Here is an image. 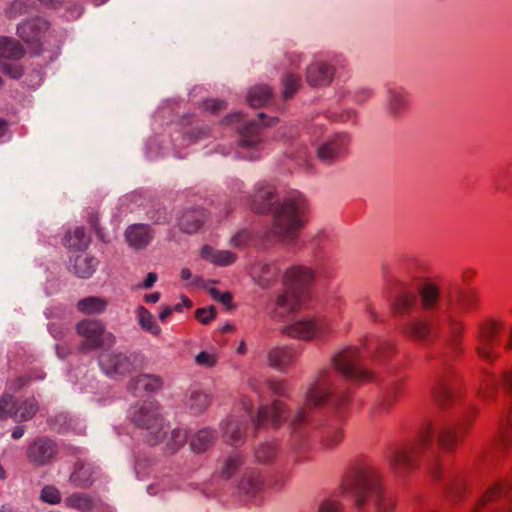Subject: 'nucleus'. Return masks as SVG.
I'll list each match as a JSON object with an SVG mask.
<instances>
[{"label": "nucleus", "instance_id": "4", "mask_svg": "<svg viewBox=\"0 0 512 512\" xmlns=\"http://www.w3.org/2000/svg\"><path fill=\"white\" fill-rule=\"evenodd\" d=\"M433 438L434 427L431 423H428L419 432L414 442L391 450L389 456L390 468L397 474L415 469L420 455L432 445Z\"/></svg>", "mask_w": 512, "mask_h": 512}, {"label": "nucleus", "instance_id": "38", "mask_svg": "<svg viewBox=\"0 0 512 512\" xmlns=\"http://www.w3.org/2000/svg\"><path fill=\"white\" fill-rule=\"evenodd\" d=\"M420 298L425 309H433L439 300V288L431 282H425L420 287Z\"/></svg>", "mask_w": 512, "mask_h": 512}, {"label": "nucleus", "instance_id": "44", "mask_svg": "<svg viewBox=\"0 0 512 512\" xmlns=\"http://www.w3.org/2000/svg\"><path fill=\"white\" fill-rule=\"evenodd\" d=\"M480 303V295L476 289H467L461 292L458 306L462 311H471L476 309Z\"/></svg>", "mask_w": 512, "mask_h": 512}, {"label": "nucleus", "instance_id": "34", "mask_svg": "<svg viewBox=\"0 0 512 512\" xmlns=\"http://www.w3.org/2000/svg\"><path fill=\"white\" fill-rule=\"evenodd\" d=\"M201 256L204 259L210 260L212 263L226 266L235 262L236 255L230 251H215L210 246H204L201 250Z\"/></svg>", "mask_w": 512, "mask_h": 512}, {"label": "nucleus", "instance_id": "42", "mask_svg": "<svg viewBox=\"0 0 512 512\" xmlns=\"http://www.w3.org/2000/svg\"><path fill=\"white\" fill-rule=\"evenodd\" d=\"M67 507L79 510L81 512L91 511L93 508L92 498L85 493H73L65 499Z\"/></svg>", "mask_w": 512, "mask_h": 512}, {"label": "nucleus", "instance_id": "19", "mask_svg": "<svg viewBox=\"0 0 512 512\" xmlns=\"http://www.w3.org/2000/svg\"><path fill=\"white\" fill-rule=\"evenodd\" d=\"M403 335L419 343H430L436 339L438 333L427 320H413L403 328Z\"/></svg>", "mask_w": 512, "mask_h": 512}, {"label": "nucleus", "instance_id": "41", "mask_svg": "<svg viewBox=\"0 0 512 512\" xmlns=\"http://www.w3.org/2000/svg\"><path fill=\"white\" fill-rule=\"evenodd\" d=\"M137 317L139 321V325L141 328L155 336H159L161 334V328L155 322L153 315L151 312L146 309L144 306H139L137 308Z\"/></svg>", "mask_w": 512, "mask_h": 512}, {"label": "nucleus", "instance_id": "61", "mask_svg": "<svg viewBox=\"0 0 512 512\" xmlns=\"http://www.w3.org/2000/svg\"><path fill=\"white\" fill-rule=\"evenodd\" d=\"M406 105V100L401 94H396L392 97L390 108L393 113H399Z\"/></svg>", "mask_w": 512, "mask_h": 512}, {"label": "nucleus", "instance_id": "26", "mask_svg": "<svg viewBox=\"0 0 512 512\" xmlns=\"http://www.w3.org/2000/svg\"><path fill=\"white\" fill-rule=\"evenodd\" d=\"M92 468L83 460L78 459L73 466L69 481L78 488H88L93 483Z\"/></svg>", "mask_w": 512, "mask_h": 512}, {"label": "nucleus", "instance_id": "55", "mask_svg": "<svg viewBox=\"0 0 512 512\" xmlns=\"http://www.w3.org/2000/svg\"><path fill=\"white\" fill-rule=\"evenodd\" d=\"M202 107L204 110L209 111L211 113H217L226 108V104L222 100L218 99H208L202 103Z\"/></svg>", "mask_w": 512, "mask_h": 512}, {"label": "nucleus", "instance_id": "32", "mask_svg": "<svg viewBox=\"0 0 512 512\" xmlns=\"http://www.w3.org/2000/svg\"><path fill=\"white\" fill-rule=\"evenodd\" d=\"M162 379L155 375L143 374L134 379L129 383V389L136 390L142 388L147 392H155L162 388Z\"/></svg>", "mask_w": 512, "mask_h": 512}, {"label": "nucleus", "instance_id": "29", "mask_svg": "<svg viewBox=\"0 0 512 512\" xmlns=\"http://www.w3.org/2000/svg\"><path fill=\"white\" fill-rule=\"evenodd\" d=\"M269 364L279 370H284L297 359V354L290 348H274L268 355Z\"/></svg>", "mask_w": 512, "mask_h": 512}, {"label": "nucleus", "instance_id": "62", "mask_svg": "<svg viewBox=\"0 0 512 512\" xmlns=\"http://www.w3.org/2000/svg\"><path fill=\"white\" fill-rule=\"evenodd\" d=\"M309 421V415L305 409L298 412L296 418L292 422L293 430L296 431L302 424H306Z\"/></svg>", "mask_w": 512, "mask_h": 512}, {"label": "nucleus", "instance_id": "9", "mask_svg": "<svg viewBox=\"0 0 512 512\" xmlns=\"http://www.w3.org/2000/svg\"><path fill=\"white\" fill-rule=\"evenodd\" d=\"M334 366L345 378L359 383H367L375 379L373 372L360 365V354L356 348H348L334 357Z\"/></svg>", "mask_w": 512, "mask_h": 512}, {"label": "nucleus", "instance_id": "8", "mask_svg": "<svg viewBox=\"0 0 512 512\" xmlns=\"http://www.w3.org/2000/svg\"><path fill=\"white\" fill-rule=\"evenodd\" d=\"M17 35L32 54L40 55L44 52V45L50 35V23L41 17L26 19L17 26Z\"/></svg>", "mask_w": 512, "mask_h": 512}, {"label": "nucleus", "instance_id": "63", "mask_svg": "<svg viewBox=\"0 0 512 512\" xmlns=\"http://www.w3.org/2000/svg\"><path fill=\"white\" fill-rule=\"evenodd\" d=\"M30 381L31 378L28 376H18L10 382L9 388L11 390L18 391Z\"/></svg>", "mask_w": 512, "mask_h": 512}, {"label": "nucleus", "instance_id": "16", "mask_svg": "<svg viewBox=\"0 0 512 512\" xmlns=\"http://www.w3.org/2000/svg\"><path fill=\"white\" fill-rule=\"evenodd\" d=\"M330 328L322 320H301L287 326L285 333L289 337L301 340L320 339L324 337Z\"/></svg>", "mask_w": 512, "mask_h": 512}, {"label": "nucleus", "instance_id": "14", "mask_svg": "<svg viewBox=\"0 0 512 512\" xmlns=\"http://www.w3.org/2000/svg\"><path fill=\"white\" fill-rule=\"evenodd\" d=\"M432 397L442 409L452 407L458 398L455 388V376L452 371L438 375L432 387Z\"/></svg>", "mask_w": 512, "mask_h": 512}, {"label": "nucleus", "instance_id": "57", "mask_svg": "<svg viewBox=\"0 0 512 512\" xmlns=\"http://www.w3.org/2000/svg\"><path fill=\"white\" fill-rule=\"evenodd\" d=\"M210 293H211V295L213 296L214 299L218 300L219 302H221L222 304L227 306L229 309L232 308V306H231V303H232V295H231V293H229V292L220 293L215 288H212L210 290Z\"/></svg>", "mask_w": 512, "mask_h": 512}, {"label": "nucleus", "instance_id": "12", "mask_svg": "<svg viewBox=\"0 0 512 512\" xmlns=\"http://www.w3.org/2000/svg\"><path fill=\"white\" fill-rule=\"evenodd\" d=\"M499 386L512 397V366L504 368L498 377L491 371H484L479 384L478 397L484 401L494 399Z\"/></svg>", "mask_w": 512, "mask_h": 512}, {"label": "nucleus", "instance_id": "17", "mask_svg": "<svg viewBox=\"0 0 512 512\" xmlns=\"http://www.w3.org/2000/svg\"><path fill=\"white\" fill-rule=\"evenodd\" d=\"M99 364L110 377L125 376L134 369L131 358L121 353H102L99 356Z\"/></svg>", "mask_w": 512, "mask_h": 512}, {"label": "nucleus", "instance_id": "51", "mask_svg": "<svg viewBox=\"0 0 512 512\" xmlns=\"http://www.w3.org/2000/svg\"><path fill=\"white\" fill-rule=\"evenodd\" d=\"M276 453L277 447L274 444H264L257 449L256 458L259 462L267 463L274 459Z\"/></svg>", "mask_w": 512, "mask_h": 512}, {"label": "nucleus", "instance_id": "50", "mask_svg": "<svg viewBox=\"0 0 512 512\" xmlns=\"http://www.w3.org/2000/svg\"><path fill=\"white\" fill-rule=\"evenodd\" d=\"M40 498L43 502L51 505H56L61 502L60 491L52 485H47L42 488Z\"/></svg>", "mask_w": 512, "mask_h": 512}, {"label": "nucleus", "instance_id": "31", "mask_svg": "<svg viewBox=\"0 0 512 512\" xmlns=\"http://www.w3.org/2000/svg\"><path fill=\"white\" fill-rule=\"evenodd\" d=\"M262 128L254 122L247 123L239 131V144L242 147H253L261 141Z\"/></svg>", "mask_w": 512, "mask_h": 512}, {"label": "nucleus", "instance_id": "25", "mask_svg": "<svg viewBox=\"0 0 512 512\" xmlns=\"http://www.w3.org/2000/svg\"><path fill=\"white\" fill-rule=\"evenodd\" d=\"M25 55V49L19 40L0 36V59L18 61Z\"/></svg>", "mask_w": 512, "mask_h": 512}, {"label": "nucleus", "instance_id": "22", "mask_svg": "<svg viewBox=\"0 0 512 512\" xmlns=\"http://www.w3.org/2000/svg\"><path fill=\"white\" fill-rule=\"evenodd\" d=\"M334 77V68L322 62L311 64L307 68L306 80L312 87L327 86Z\"/></svg>", "mask_w": 512, "mask_h": 512}, {"label": "nucleus", "instance_id": "35", "mask_svg": "<svg viewBox=\"0 0 512 512\" xmlns=\"http://www.w3.org/2000/svg\"><path fill=\"white\" fill-rule=\"evenodd\" d=\"M271 97L272 92L270 87L259 85L250 89L247 101L251 107L259 108L265 106L270 101Z\"/></svg>", "mask_w": 512, "mask_h": 512}, {"label": "nucleus", "instance_id": "54", "mask_svg": "<svg viewBox=\"0 0 512 512\" xmlns=\"http://www.w3.org/2000/svg\"><path fill=\"white\" fill-rule=\"evenodd\" d=\"M266 385L274 395L285 396L287 394L288 386L284 381L267 380Z\"/></svg>", "mask_w": 512, "mask_h": 512}, {"label": "nucleus", "instance_id": "13", "mask_svg": "<svg viewBox=\"0 0 512 512\" xmlns=\"http://www.w3.org/2000/svg\"><path fill=\"white\" fill-rule=\"evenodd\" d=\"M131 419L138 427L152 430L156 435L155 441L150 440L152 445L156 444L158 439L162 437V418L160 417L159 405L157 403H144L132 413Z\"/></svg>", "mask_w": 512, "mask_h": 512}, {"label": "nucleus", "instance_id": "3", "mask_svg": "<svg viewBox=\"0 0 512 512\" xmlns=\"http://www.w3.org/2000/svg\"><path fill=\"white\" fill-rule=\"evenodd\" d=\"M308 205L302 197L285 199L274 210V230L282 239H294L307 222Z\"/></svg>", "mask_w": 512, "mask_h": 512}, {"label": "nucleus", "instance_id": "20", "mask_svg": "<svg viewBox=\"0 0 512 512\" xmlns=\"http://www.w3.org/2000/svg\"><path fill=\"white\" fill-rule=\"evenodd\" d=\"M494 444L502 451L512 449V403L499 419L498 432L494 438Z\"/></svg>", "mask_w": 512, "mask_h": 512}, {"label": "nucleus", "instance_id": "47", "mask_svg": "<svg viewBox=\"0 0 512 512\" xmlns=\"http://www.w3.org/2000/svg\"><path fill=\"white\" fill-rule=\"evenodd\" d=\"M28 3L25 0H14L5 8V15L14 19L28 13Z\"/></svg>", "mask_w": 512, "mask_h": 512}, {"label": "nucleus", "instance_id": "21", "mask_svg": "<svg viewBox=\"0 0 512 512\" xmlns=\"http://www.w3.org/2000/svg\"><path fill=\"white\" fill-rule=\"evenodd\" d=\"M153 238V231L147 224H132L125 230V239L129 246L140 250L148 246Z\"/></svg>", "mask_w": 512, "mask_h": 512}, {"label": "nucleus", "instance_id": "36", "mask_svg": "<svg viewBox=\"0 0 512 512\" xmlns=\"http://www.w3.org/2000/svg\"><path fill=\"white\" fill-rule=\"evenodd\" d=\"M97 260L88 255H78L74 260V273L80 278H89L95 271Z\"/></svg>", "mask_w": 512, "mask_h": 512}, {"label": "nucleus", "instance_id": "43", "mask_svg": "<svg viewBox=\"0 0 512 512\" xmlns=\"http://www.w3.org/2000/svg\"><path fill=\"white\" fill-rule=\"evenodd\" d=\"M213 440V432L209 429H202L194 435L191 441V448L197 453L204 452L210 447Z\"/></svg>", "mask_w": 512, "mask_h": 512}, {"label": "nucleus", "instance_id": "45", "mask_svg": "<svg viewBox=\"0 0 512 512\" xmlns=\"http://www.w3.org/2000/svg\"><path fill=\"white\" fill-rule=\"evenodd\" d=\"M8 418H17L16 400L10 394L0 397V421Z\"/></svg>", "mask_w": 512, "mask_h": 512}, {"label": "nucleus", "instance_id": "11", "mask_svg": "<svg viewBox=\"0 0 512 512\" xmlns=\"http://www.w3.org/2000/svg\"><path fill=\"white\" fill-rule=\"evenodd\" d=\"M505 501H512V477L504 476L494 480L475 502L469 512H484L490 504Z\"/></svg>", "mask_w": 512, "mask_h": 512}, {"label": "nucleus", "instance_id": "56", "mask_svg": "<svg viewBox=\"0 0 512 512\" xmlns=\"http://www.w3.org/2000/svg\"><path fill=\"white\" fill-rule=\"evenodd\" d=\"M226 434L230 433V443L232 445H236L240 440L242 439L243 432L241 428L237 425H234L232 423L228 424L225 430Z\"/></svg>", "mask_w": 512, "mask_h": 512}, {"label": "nucleus", "instance_id": "23", "mask_svg": "<svg viewBox=\"0 0 512 512\" xmlns=\"http://www.w3.org/2000/svg\"><path fill=\"white\" fill-rule=\"evenodd\" d=\"M471 493V485L467 477L458 474L453 477L446 488V498L454 505L462 504Z\"/></svg>", "mask_w": 512, "mask_h": 512}, {"label": "nucleus", "instance_id": "30", "mask_svg": "<svg viewBox=\"0 0 512 512\" xmlns=\"http://www.w3.org/2000/svg\"><path fill=\"white\" fill-rule=\"evenodd\" d=\"M89 243L90 237L86 234L83 227H76L68 231L64 236V245L75 251L86 249Z\"/></svg>", "mask_w": 512, "mask_h": 512}, {"label": "nucleus", "instance_id": "33", "mask_svg": "<svg viewBox=\"0 0 512 512\" xmlns=\"http://www.w3.org/2000/svg\"><path fill=\"white\" fill-rule=\"evenodd\" d=\"M107 300L101 297H86L77 302V309L82 314H100L107 307Z\"/></svg>", "mask_w": 512, "mask_h": 512}, {"label": "nucleus", "instance_id": "58", "mask_svg": "<svg viewBox=\"0 0 512 512\" xmlns=\"http://www.w3.org/2000/svg\"><path fill=\"white\" fill-rule=\"evenodd\" d=\"M319 512H343L342 505L333 499H327L322 503Z\"/></svg>", "mask_w": 512, "mask_h": 512}, {"label": "nucleus", "instance_id": "7", "mask_svg": "<svg viewBox=\"0 0 512 512\" xmlns=\"http://www.w3.org/2000/svg\"><path fill=\"white\" fill-rule=\"evenodd\" d=\"M76 332L82 338L78 347L81 353L97 350L104 346L110 347L115 343L114 335L106 331L104 324L99 320H81L76 325Z\"/></svg>", "mask_w": 512, "mask_h": 512}, {"label": "nucleus", "instance_id": "18", "mask_svg": "<svg viewBox=\"0 0 512 512\" xmlns=\"http://www.w3.org/2000/svg\"><path fill=\"white\" fill-rule=\"evenodd\" d=\"M287 408L284 402L276 400L270 407H261L255 421L256 429L271 425L278 428L287 419Z\"/></svg>", "mask_w": 512, "mask_h": 512}, {"label": "nucleus", "instance_id": "52", "mask_svg": "<svg viewBox=\"0 0 512 512\" xmlns=\"http://www.w3.org/2000/svg\"><path fill=\"white\" fill-rule=\"evenodd\" d=\"M343 440V432L341 427L337 426L331 431H326L323 437V443L326 447L332 448Z\"/></svg>", "mask_w": 512, "mask_h": 512}, {"label": "nucleus", "instance_id": "49", "mask_svg": "<svg viewBox=\"0 0 512 512\" xmlns=\"http://www.w3.org/2000/svg\"><path fill=\"white\" fill-rule=\"evenodd\" d=\"M243 464V459L241 455L235 454L230 456L222 468L221 475L225 479H229L231 476L235 474L237 469Z\"/></svg>", "mask_w": 512, "mask_h": 512}, {"label": "nucleus", "instance_id": "48", "mask_svg": "<svg viewBox=\"0 0 512 512\" xmlns=\"http://www.w3.org/2000/svg\"><path fill=\"white\" fill-rule=\"evenodd\" d=\"M0 71L12 79H20L23 76L24 69L21 64L11 63L0 59Z\"/></svg>", "mask_w": 512, "mask_h": 512}, {"label": "nucleus", "instance_id": "40", "mask_svg": "<svg viewBox=\"0 0 512 512\" xmlns=\"http://www.w3.org/2000/svg\"><path fill=\"white\" fill-rule=\"evenodd\" d=\"M465 332V325L461 321L452 320L449 324L448 346L455 353L461 351V342Z\"/></svg>", "mask_w": 512, "mask_h": 512}, {"label": "nucleus", "instance_id": "6", "mask_svg": "<svg viewBox=\"0 0 512 512\" xmlns=\"http://www.w3.org/2000/svg\"><path fill=\"white\" fill-rule=\"evenodd\" d=\"M478 408L472 405L456 423H446L438 430V444L446 452L454 451L468 435Z\"/></svg>", "mask_w": 512, "mask_h": 512}, {"label": "nucleus", "instance_id": "27", "mask_svg": "<svg viewBox=\"0 0 512 512\" xmlns=\"http://www.w3.org/2000/svg\"><path fill=\"white\" fill-rule=\"evenodd\" d=\"M275 198V191L270 186L258 188L252 196L251 209L256 213H266L271 210L272 201Z\"/></svg>", "mask_w": 512, "mask_h": 512}, {"label": "nucleus", "instance_id": "5", "mask_svg": "<svg viewBox=\"0 0 512 512\" xmlns=\"http://www.w3.org/2000/svg\"><path fill=\"white\" fill-rule=\"evenodd\" d=\"M505 322L497 318H486L478 324L475 351L479 359L494 364L501 357L500 340Z\"/></svg>", "mask_w": 512, "mask_h": 512}, {"label": "nucleus", "instance_id": "37", "mask_svg": "<svg viewBox=\"0 0 512 512\" xmlns=\"http://www.w3.org/2000/svg\"><path fill=\"white\" fill-rule=\"evenodd\" d=\"M417 304V296L414 292H405L399 295L392 306L394 314L404 315L411 312Z\"/></svg>", "mask_w": 512, "mask_h": 512}, {"label": "nucleus", "instance_id": "10", "mask_svg": "<svg viewBox=\"0 0 512 512\" xmlns=\"http://www.w3.org/2000/svg\"><path fill=\"white\" fill-rule=\"evenodd\" d=\"M59 452L56 440L48 436H38L27 445L26 458L32 466L43 467L55 462Z\"/></svg>", "mask_w": 512, "mask_h": 512}, {"label": "nucleus", "instance_id": "1", "mask_svg": "<svg viewBox=\"0 0 512 512\" xmlns=\"http://www.w3.org/2000/svg\"><path fill=\"white\" fill-rule=\"evenodd\" d=\"M342 489L355 495L359 509L373 497L376 512H395L397 499L384 489L381 475L372 465L352 468L343 478Z\"/></svg>", "mask_w": 512, "mask_h": 512}, {"label": "nucleus", "instance_id": "2", "mask_svg": "<svg viewBox=\"0 0 512 512\" xmlns=\"http://www.w3.org/2000/svg\"><path fill=\"white\" fill-rule=\"evenodd\" d=\"M314 279L313 271L304 266L289 268L284 276L285 292L277 298L279 307L289 312L300 309L309 299L308 287Z\"/></svg>", "mask_w": 512, "mask_h": 512}, {"label": "nucleus", "instance_id": "60", "mask_svg": "<svg viewBox=\"0 0 512 512\" xmlns=\"http://www.w3.org/2000/svg\"><path fill=\"white\" fill-rule=\"evenodd\" d=\"M395 351V345L391 341H382L379 343L377 347L376 355L377 357H384L390 353Z\"/></svg>", "mask_w": 512, "mask_h": 512}, {"label": "nucleus", "instance_id": "64", "mask_svg": "<svg viewBox=\"0 0 512 512\" xmlns=\"http://www.w3.org/2000/svg\"><path fill=\"white\" fill-rule=\"evenodd\" d=\"M249 240V234L247 231H240L238 232L233 238L232 243L236 247H240L243 245H246V243Z\"/></svg>", "mask_w": 512, "mask_h": 512}, {"label": "nucleus", "instance_id": "39", "mask_svg": "<svg viewBox=\"0 0 512 512\" xmlns=\"http://www.w3.org/2000/svg\"><path fill=\"white\" fill-rule=\"evenodd\" d=\"M17 418L19 421L31 420L39 411V405L34 397L27 398L22 402L16 401Z\"/></svg>", "mask_w": 512, "mask_h": 512}, {"label": "nucleus", "instance_id": "24", "mask_svg": "<svg viewBox=\"0 0 512 512\" xmlns=\"http://www.w3.org/2000/svg\"><path fill=\"white\" fill-rule=\"evenodd\" d=\"M207 218L204 209L193 208L182 212L178 219V226L184 233H196L204 224Z\"/></svg>", "mask_w": 512, "mask_h": 512}, {"label": "nucleus", "instance_id": "59", "mask_svg": "<svg viewBox=\"0 0 512 512\" xmlns=\"http://www.w3.org/2000/svg\"><path fill=\"white\" fill-rule=\"evenodd\" d=\"M196 362L199 365L212 367L216 364V358L212 354L203 351L196 356Z\"/></svg>", "mask_w": 512, "mask_h": 512}, {"label": "nucleus", "instance_id": "15", "mask_svg": "<svg viewBox=\"0 0 512 512\" xmlns=\"http://www.w3.org/2000/svg\"><path fill=\"white\" fill-rule=\"evenodd\" d=\"M328 400L335 403V405L342 407L348 403L349 396L344 394L340 397L339 403H337L335 396H333L330 392L329 372L323 371L320 373L317 381L312 384L309 391L307 392L306 401L307 405L319 406Z\"/></svg>", "mask_w": 512, "mask_h": 512}, {"label": "nucleus", "instance_id": "28", "mask_svg": "<svg viewBox=\"0 0 512 512\" xmlns=\"http://www.w3.org/2000/svg\"><path fill=\"white\" fill-rule=\"evenodd\" d=\"M347 144L348 138L346 136H338L318 149V157L321 160L332 161L344 153Z\"/></svg>", "mask_w": 512, "mask_h": 512}, {"label": "nucleus", "instance_id": "46", "mask_svg": "<svg viewBox=\"0 0 512 512\" xmlns=\"http://www.w3.org/2000/svg\"><path fill=\"white\" fill-rule=\"evenodd\" d=\"M283 97L288 99L292 97L301 87V78L298 75L287 74L283 80Z\"/></svg>", "mask_w": 512, "mask_h": 512}, {"label": "nucleus", "instance_id": "53", "mask_svg": "<svg viewBox=\"0 0 512 512\" xmlns=\"http://www.w3.org/2000/svg\"><path fill=\"white\" fill-rule=\"evenodd\" d=\"M216 317V310L213 306L198 308L195 311V318L202 324H208Z\"/></svg>", "mask_w": 512, "mask_h": 512}]
</instances>
